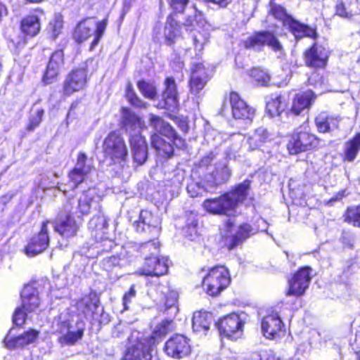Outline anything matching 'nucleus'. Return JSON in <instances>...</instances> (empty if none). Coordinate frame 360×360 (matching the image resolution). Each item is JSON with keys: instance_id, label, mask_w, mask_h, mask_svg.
<instances>
[{"instance_id": "obj_14", "label": "nucleus", "mask_w": 360, "mask_h": 360, "mask_svg": "<svg viewBox=\"0 0 360 360\" xmlns=\"http://www.w3.org/2000/svg\"><path fill=\"white\" fill-rule=\"evenodd\" d=\"M165 137L168 141H165L158 134L151 136L152 146L162 157H171L174 153V146L178 148H182L184 146V140L177 135L174 129V136H166Z\"/></svg>"}, {"instance_id": "obj_13", "label": "nucleus", "mask_w": 360, "mask_h": 360, "mask_svg": "<svg viewBox=\"0 0 360 360\" xmlns=\"http://www.w3.org/2000/svg\"><path fill=\"white\" fill-rule=\"evenodd\" d=\"M93 167L89 161H87L86 155L83 153H79L77 163L68 174L69 182L68 186L70 189H75L81 183L86 181L92 170Z\"/></svg>"}, {"instance_id": "obj_33", "label": "nucleus", "mask_w": 360, "mask_h": 360, "mask_svg": "<svg viewBox=\"0 0 360 360\" xmlns=\"http://www.w3.org/2000/svg\"><path fill=\"white\" fill-rule=\"evenodd\" d=\"M231 175V171L225 163H219L215 170L206 176V181L210 188H214L219 184L227 182Z\"/></svg>"}, {"instance_id": "obj_24", "label": "nucleus", "mask_w": 360, "mask_h": 360, "mask_svg": "<svg viewBox=\"0 0 360 360\" xmlns=\"http://www.w3.org/2000/svg\"><path fill=\"white\" fill-rule=\"evenodd\" d=\"M328 57V51L323 46L317 44H314L304 53L307 65L313 68L324 67L326 64Z\"/></svg>"}, {"instance_id": "obj_7", "label": "nucleus", "mask_w": 360, "mask_h": 360, "mask_svg": "<svg viewBox=\"0 0 360 360\" xmlns=\"http://www.w3.org/2000/svg\"><path fill=\"white\" fill-rule=\"evenodd\" d=\"M231 278L228 269L223 266H215L210 269L202 281V286L211 296H217L230 283Z\"/></svg>"}, {"instance_id": "obj_35", "label": "nucleus", "mask_w": 360, "mask_h": 360, "mask_svg": "<svg viewBox=\"0 0 360 360\" xmlns=\"http://www.w3.org/2000/svg\"><path fill=\"white\" fill-rule=\"evenodd\" d=\"M286 108V102L283 96L271 94L266 97V110L271 117H279Z\"/></svg>"}, {"instance_id": "obj_51", "label": "nucleus", "mask_w": 360, "mask_h": 360, "mask_svg": "<svg viewBox=\"0 0 360 360\" xmlns=\"http://www.w3.org/2000/svg\"><path fill=\"white\" fill-rule=\"evenodd\" d=\"M33 113L31 115L27 125V129L29 131H33L36 129L42 121V117L44 114V110L41 108H37L32 110Z\"/></svg>"}, {"instance_id": "obj_26", "label": "nucleus", "mask_w": 360, "mask_h": 360, "mask_svg": "<svg viewBox=\"0 0 360 360\" xmlns=\"http://www.w3.org/2000/svg\"><path fill=\"white\" fill-rule=\"evenodd\" d=\"M12 331L13 329L9 330L4 340L5 346L8 349L23 347L34 342L38 337V332L32 329L16 337L12 336Z\"/></svg>"}, {"instance_id": "obj_43", "label": "nucleus", "mask_w": 360, "mask_h": 360, "mask_svg": "<svg viewBox=\"0 0 360 360\" xmlns=\"http://www.w3.org/2000/svg\"><path fill=\"white\" fill-rule=\"evenodd\" d=\"M173 330V321L172 320L165 319L158 323L153 330V335L148 338H142L141 340H150L153 339L155 345L158 342L157 339L161 338L162 337L167 335L168 333Z\"/></svg>"}, {"instance_id": "obj_5", "label": "nucleus", "mask_w": 360, "mask_h": 360, "mask_svg": "<svg viewBox=\"0 0 360 360\" xmlns=\"http://www.w3.org/2000/svg\"><path fill=\"white\" fill-rule=\"evenodd\" d=\"M271 13L275 18L282 22L283 25L288 28L296 39H300L304 37L315 39L317 37L316 29L294 20L286 13L282 6L272 4Z\"/></svg>"}, {"instance_id": "obj_47", "label": "nucleus", "mask_w": 360, "mask_h": 360, "mask_svg": "<svg viewBox=\"0 0 360 360\" xmlns=\"http://www.w3.org/2000/svg\"><path fill=\"white\" fill-rule=\"evenodd\" d=\"M187 191L192 198L202 195L204 192H210L212 188H210V184L206 182V186H201L200 183L191 182L187 186Z\"/></svg>"}, {"instance_id": "obj_27", "label": "nucleus", "mask_w": 360, "mask_h": 360, "mask_svg": "<svg viewBox=\"0 0 360 360\" xmlns=\"http://www.w3.org/2000/svg\"><path fill=\"white\" fill-rule=\"evenodd\" d=\"M165 90L162 95L163 101L162 107L168 110L173 111L179 104V96L176 84L173 77H167L165 80Z\"/></svg>"}, {"instance_id": "obj_52", "label": "nucleus", "mask_w": 360, "mask_h": 360, "mask_svg": "<svg viewBox=\"0 0 360 360\" xmlns=\"http://www.w3.org/2000/svg\"><path fill=\"white\" fill-rule=\"evenodd\" d=\"M210 35L207 32H197L193 36V44L195 51L200 52L204 45L208 41Z\"/></svg>"}, {"instance_id": "obj_39", "label": "nucleus", "mask_w": 360, "mask_h": 360, "mask_svg": "<svg viewBox=\"0 0 360 360\" xmlns=\"http://www.w3.org/2000/svg\"><path fill=\"white\" fill-rule=\"evenodd\" d=\"M339 120L326 112H321L315 118V124L317 131L320 133H329L338 127Z\"/></svg>"}, {"instance_id": "obj_56", "label": "nucleus", "mask_w": 360, "mask_h": 360, "mask_svg": "<svg viewBox=\"0 0 360 360\" xmlns=\"http://www.w3.org/2000/svg\"><path fill=\"white\" fill-rule=\"evenodd\" d=\"M136 296V290L134 288V285H131L128 292H127L122 298V302L124 306V309H128V304L131 303V300L134 298Z\"/></svg>"}, {"instance_id": "obj_11", "label": "nucleus", "mask_w": 360, "mask_h": 360, "mask_svg": "<svg viewBox=\"0 0 360 360\" xmlns=\"http://www.w3.org/2000/svg\"><path fill=\"white\" fill-rule=\"evenodd\" d=\"M246 49L260 51L264 46H268L274 52L281 54L283 46L275 35L268 31L259 32L243 41Z\"/></svg>"}, {"instance_id": "obj_59", "label": "nucleus", "mask_w": 360, "mask_h": 360, "mask_svg": "<svg viewBox=\"0 0 360 360\" xmlns=\"http://www.w3.org/2000/svg\"><path fill=\"white\" fill-rule=\"evenodd\" d=\"M202 15L201 13H197L196 11H195L194 16H188L185 22V26L186 27H195V24L201 20Z\"/></svg>"}, {"instance_id": "obj_17", "label": "nucleus", "mask_w": 360, "mask_h": 360, "mask_svg": "<svg viewBox=\"0 0 360 360\" xmlns=\"http://www.w3.org/2000/svg\"><path fill=\"white\" fill-rule=\"evenodd\" d=\"M101 197L97 193L95 188H89L84 191L77 200L76 211H72V214L79 213L82 215H86L91 210L99 211L101 209Z\"/></svg>"}, {"instance_id": "obj_53", "label": "nucleus", "mask_w": 360, "mask_h": 360, "mask_svg": "<svg viewBox=\"0 0 360 360\" xmlns=\"http://www.w3.org/2000/svg\"><path fill=\"white\" fill-rule=\"evenodd\" d=\"M178 298H179V294H178L177 291L170 290L166 296V300H165L166 309H173L174 313L176 314L178 311V308L176 306Z\"/></svg>"}, {"instance_id": "obj_6", "label": "nucleus", "mask_w": 360, "mask_h": 360, "mask_svg": "<svg viewBox=\"0 0 360 360\" xmlns=\"http://www.w3.org/2000/svg\"><path fill=\"white\" fill-rule=\"evenodd\" d=\"M103 150L115 164L123 166L128 158L127 147L123 137L117 131L110 132L104 139Z\"/></svg>"}, {"instance_id": "obj_8", "label": "nucleus", "mask_w": 360, "mask_h": 360, "mask_svg": "<svg viewBox=\"0 0 360 360\" xmlns=\"http://www.w3.org/2000/svg\"><path fill=\"white\" fill-rule=\"evenodd\" d=\"M321 140L314 134L309 132L307 126L296 129L289 141L287 148L290 154H297L315 148L319 146Z\"/></svg>"}, {"instance_id": "obj_55", "label": "nucleus", "mask_w": 360, "mask_h": 360, "mask_svg": "<svg viewBox=\"0 0 360 360\" xmlns=\"http://www.w3.org/2000/svg\"><path fill=\"white\" fill-rule=\"evenodd\" d=\"M120 258L117 256H111L105 258L103 261V265L107 270H110L113 267L120 266Z\"/></svg>"}, {"instance_id": "obj_38", "label": "nucleus", "mask_w": 360, "mask_h": 360, "mask_svg": "<svg viewBox=\"0 0 360 360\" xmlns=\"http://www.w3.org/2000/svg\"><path fill=\"white\" fill-rule=\"evenodd\" d=\"M108 225V219L101 209L99 211H97V213L89 221V229L91 230L92 236H94L96 239L98 238L102 239Z\"/></svg>"}, {"instance_id": "obj_15", "label": "nucleus", "mask_w": 360, "mask_h": 360, "mask_svg": "<svg viewBox=\"0 0 360 360\" xmlns=\"http://www.w3.org/2000/svg\"><path fill=\"white\" fill-rule=\"evenodd\" d=\"M233 228V221L231 219H229L225 223V244L229 250L233 249L242 240L250 237L253 231L251 226L248 224L240 226L237 231H235Z\"/></svg>"}, {"instance_id": "obj_58", "label": "nucleus", "mask_w": 360, "mask_h": 360, "mask_svg": "<svg viewBox=\"0 0 360 360\" xmlns=\"http://www.w3.org/2000/svg\"><path fill=\"white\" fill-rule=\"evenodd\" d=\"M185 234L191 240H194L198 235L197 231V222L193 221L191 224L188 225L185 229Z\"/></svg>"}, {"instance_id": "obj_19", "label": "nucleus", "mask_w": 360, "mask_h": 360, "mask_svg": "<svg viewBox=\"0 0 360 360\" xmlns=\"http://www.w3.org/2000/svg\"><path fill=\"white\" fill-rule=\"evenodd\" d=\"M312 269L309 267H302L299 269L288 281V295L295 297L302 296L308 288Z\"/></svg>"}, {"instance_id": "obj_49", "label": "nucleus", "mask_w": 360, "mask_h": 360, "mask_svg": "<svg viewBox=\"0 0 360 360\" xmlns=\"http://www.w3.org/2000/svg\"><path fill=\"white\" fill-rule=\"evenodd\" d=\"M126 98L134 106L137 108H146V103L140 99L133 89L132 84L128 83L126 88Z\"/></svg>"}, {"instance_id": "obj_32", "label": "nucleus", "mask_w": 360, "mask_h": 360, "mask_svg": "<svg viewBox=\"0 0 360 360\" xmlns=\"http://www.w3.org/2000/svg\"><path fill=\"white\" fill-rule=\"evenodd\" d=\"M316 98V94L311 90L297 94L292 101L291 112L296 115H300L302 111L311 106Z\"/></svg>"}, {"instance_id": "obj_40", "label": "nucleus", "mask_w": 360, "mask_h": 360, "mask_svg": "<svg viewBox=\"0 0 360 360\" xmlns=\"http://www.w3.org/2000/svg\"><path fill=\"white\" fill-rule=\"evenodd\" d=\"M149 117L150 126L157 132L164 136H174V129L162 117L153 114H150Z\"/></svg>"}, {"instance_id": "obj_45", "label": "nucleus", "mask_w": 360, "mask_h": 360, "mask_svg": "<svg viewBox=\"0 0 360 360\" xmlns=\"http://www.w3.org/2000/svg\"><path fill=\"white\" fill-rule=\"evenodd\" d=\"M345 221L360 228V205L349 207L345 214Z\"/></svg>"}, {"instance_id": "obj_50", "label": "nucleus", "mask_w": 360, "mask_h": 360, "mask_svg": "<svg viewBox=\"0 0 360 360\" xmlns=\"http://www.w3.org/2000/svg\"><path fill=\"white\" fill-rule=\"evenodd\" d=\"M250 75L261 86H268L269 84V75L262 69L257 68L252 69Z\"/></svg>"}, {"instance_id": "obj_57", "label": "nucleus", "mask_w": 360, "mask_h": 360, "mask_svg": "<svg viewBox=\"0 0 360 360\" xmlns=\"http://www.w3.org/2000/svg\"><path fill=\"white\" fill-rule=\"evenodd\" d=\"M188 2V0H169L170 6L179 13L184 11Z\"/></svg>"}, {"instance_id": "obj_48", "label": "nucleus", "mask_w": 360, "mask_h": 360, "mask_svg": "<svg viewBox=\"0 0 360 360\" xmlns=\"http://www.w3.org/2000/svg\"><path fill=\"white\" fill-rule=\"evenodd\" d=\"M63 27V17L60 14L55 15L53 19L50 21L48 27L53 39H56L62 32Z\"/></svg>"}, {"instance_id": "obj_37", "label": "nucleus", "mask_w": 360, "mask_h": 360, "mask_svg": "<svg viewBox=\"0 0 360 360\" xmlns=\"http://www.w3.org/2000/svg\"><path fill=\"white\" fill-rule=\"evenodd\" d=\"M213 321L212 314L207 311H196L193 314L192 323L193 330L196 333L202 332L206 335Z\"/></svg>"}, {"instance_id": "obj_30", "label": "nucleus", "mask_w": 360, "mask_h": 360, "mask_svg": "<svg viewBox=\"0 0 360 360\" xmlns=\"http://www.w3.org/2000/svg\"><path fill=\"white\" fill-rule=\"evenodd\" d=\"M22 307L27 312H36L40 305L38 290L32 285L24 286L20 294Z\"/></svg>"}, {"instance_id": "obj_20", "label": "nucleus", "mask_w": 360, "mask_h": 360, "mask_svg": "<svg viewBox=\"0 0 360 360\" xmlns=\"http://www.w3.org/2000/svg\"><path fill=\"white\" fill-rule=\"evenodd\" d=\"M87 82V72L84 68L72 70L66 77L63 88L64 96H69L83 89Z\"/></svg>"}, {"instance_id": "obj_41", "label": "nucleus", "mask_w": 360, "mask_h": 360, "mask_svg": "<svg viewBox=\"0 0 360 360\" xmlns=\"http://www.w3.org/2000/svg\"><path fill=\"white\" fill-rule=\"evenodd\" d=\"M360 151V133L356 134L352 139L345 143L344 160L353 162Z\"/></svg>"}, {"instance_id": "obj_25", "label": "nucleus", "mask_w": 360, "mask_h": 360, "mask_svg": "<svg viewBox=\"0 0 360 360\" xmlns=\"http://www.w3.org/2000/svg\"><path fill=\"white\" fill-rule=\"evenodd\" d=\"M134 226L138 233H143L148 231L152 233L153 237L158 236L160 233L157 219L148 210L141 211L139 220L134 223Z\"/></svg>"}, {"instance_id": "obj_31", "label": "nucleus", "mask_w": 360, "mask_h": 360, "mask_svg": "<svg viewBox=\"0 0 360 360\" xmlns=\"http://www.w3.org/2000/svg\"><path fill=\"white\" fill-rule=\"evenodd\" d=\"M60 322H53L52 328L56 333L60 334L59 340L62 343L72 345L83 337L82 335V329H77L75 332L69 330L66 326H63Z\"/></svg>"}, {"instance_id": "obj_10", "label": "nucleus", "mask_w": 360, "mask_h": 360, "mask_svg": "<svg viewBox=\"0 0 360 360\" xmlns=\"http://www.w3.org/2000/svg\"><path fill=\"white\" fill-rule=\"evenodd\" d=\"M134 338L136 342L127 349L122 360H156L151 354L155 346L154 340H141L139 333H132L131 341Z\"/></svg>"}, {"instance_id": "obj_22", "label": "nucleus", "mask_w": 360, "mask_h": 360, "mask_svg": "<svg viewBox=\"0 0 360 360\" xmlns=\"http://www.w3.org/2000/svg\"><path fill=\"white\" fill-rule=\"evenodd\" d=\"M229 101L233 118L236 120H252L255 115V110L249 106L236 92H231Z\"/></svg>"}, {"instance_id": "obj_64", "label": "nucleus", "mask_w": 360, "mask_h": 360, "mask_svg": "<svg viewBox=\"0 0 360 360\" xmlns=\"http://www.w3.org/2000/svg\"><path fill=\"white\" fill-rule=\"evenodd\" d=\"M344 193L345 191L339 192L335 200L341 199L344 196Z\"/></svg>"}, {"instance_id": "obj_23", "label": "nucleus", "mask_w": 360, "mask_h": 360, "mask_svg": "<svg viewBox=\"0 0 360 360\" xmlns=\"http://www.w3.org/2000/svg\"><path fill=\"white\" fill-rule=\"evenodd\" d=\"M261 328L265 338L274 340L280 337L284 325L278 314L273 313L263 318Z\"/></svg>"}, {"instance_id": "obj_18", "label": "nucleus", "mask_w": 360, "mask_h": 360, "mask_svg": "<svg viewBox=\"0 0 360 360\" xmlns=\"http://www.w3.org/2000/svg\"><path fill=\"white\" fill-rule=\"evenodd\" d=\"M166 354L174 359H182L191 352L189 340L184 335L176 334L172 336L165 344Z\"/></svg>"}, {"instance_id": "obj_46", "label": "nucleus", "mask_w": 360, "mask_h": 360, "mask_svg": "<svg viewBox=\"0 0 360 360\" xmlns=\"http://www.w3.org/2000/svg\"><path fill=\"white\" fill-rule=\"evenodd\" d=\"M137 86L139 90L146 98L153 99L157 95L156 87L152 83L141 80L137 83Z\"/></svg>"}, {"instance_id": "obj_16", "label": "nucleus", "mask_w": 360, "mask_h": 360, "mask_svg": "<svg viewBox=\"0 0 360 360\" xmlns=\"http://www.w3.org/2000/svg\"><path fill=\"white\" fill-rule=\"evenodd\" d=\"M243 325L242 319L236 313L224 316L217 323L219 333L231 339H237L242 335Z\"/></svg>"}, {"instance_id": "obj_62", "label": "nucleus", "mask_w": 360, "mask_h": 360, "mask_svg": "<svg viewBox=\"0 0 360 360\" xmlns=\"http://www.w3.org/2000/svg\"><path fill=\"white\" fill-rule=\"evenodd\" d=\"M207 2H211L218 5L221 8H226L232 0H205Z\"/></svg>"}, {"instance_id": "obj_61", "label": "nucleus", "mask_w": 360, "mask_h": 360, "mask_svg": "<svg viewBox=\"0 0 360 360\" xmlns=\"http://www.w3.org/2000/svg\"><path fill=\"white\" fill-rule=\"evenodd\" d=\"M214 159V155L212 153H209L207 155L203 157L201 160L200 161V167H207L209 165L211 164Z\"/></svg>"}, {"instance_id": "obj_12", "label": "nucleus", "mask_w": 360, "mask_h": 360, "mask_svg": "<svg viewBox=\"0 0 360 360\" xmlns=\"http://www.w3.org/2000/svg\"><path fill=\"white\" fill-rule=\"evenodd\" d=\"M65 213L58 214L54 221V229L62 238L68 239L74 237L79 229V225L72 217V208L70 205H65Z\"/></svg>"}, {"instance_id": "obj_42", "label": "nucleus", "mask_w": 360, "mask_h": 360, "mask_svg": "<svg viewBox=\"0 0 360 360\" xmlns=\"http://www.w3.org/2000/svg\"><path fill=\"white\" fill-rule=\"evenodd\" d=\"M21 30L23 33L34 37L40 30L39 19L36 15H29L21 22Z\"/></svg>"}, {"instance_id": "obj_34", "label": "nucleus", "mask_w": 360, "mask_h": 360, "mask_svg": "<svg viewBox=\"0 0 360 360\" xmlns=\"http://www.w3.org/2000/svg\"><path fill=\"white\" fill-rule=\"evenodd\" d=\"M271 140V134L263 127H258L247 136V143L249 145L250 149L252 150L259 148Z\"/></svg>"}, {"instance_id": "obj_4", "label": "nucleus", "mask_w": 360, "mask_h": 360, "mask_svg": "<svg viewBox=\"0 0 360 360\" xmlns=\"http://www.w3.org/2000/svg\"><path fill=\"white\" fill-rule=\"evenodd\" d=\"M77 309L91 324H106L110 321L108 314L100 306L99 299L94 293L81 298L77 303Z\"/></svg>"}, {"instance_id": "obj_3", "label": "nucleus", "mask_w": 360, "mask_h": 360, "mask_svg": "<svg viewBox=\"0 0 360 360\" xmlns=\"http://www.w3.org/2000/svg\"><path fill=\"white\" fill-rule=\"evenodd\" d=\"M159 247V243L154 240L147 241L140 246V252L146 256L143 266L137 271L138 274L146 276H160L167 272V259L158 257Z\"/></svg>"}, {"instance_id": "obj_21", "label": "nucleus", "mask_w": 360, "mask_h": 360, "mask_svg": "<svg viewBox=\"0 0 360 360\" xmlns=\"http://www.w3.org/2000/svg\"><path fill=\"white\" fill-rule=\"evenodd\" d=\"M49 222L46 221L42 224L39 233L34 236L25 248V253L29 257L35 256L44 252L49 244V236L48 234L47 225Z\"/></svg>"}, {"instance_id": "obj_2", "label": "nucleus", "mask_w": 360, "mask_h": 360, "mask_svg": "<svg viewBox=\"0 0 360 360\" xmlns=\"http://www.w3.org/2000/svg\"><path fill=\"white\" fill-rule=\"evenodd\" d=\"M122 125L129 135L134 162L138 165L144 164L148 158V146L141 134L145 127L144 122L135 113L122 108Z\"/></svg>"}, {"instance_id": "obj_54", "label": "nucleus", "mask_w": 360, "mask_h": 360, "mask_svg": "<svg viewBox=\"0 0 360 360\" xmlns=\"http://www.w3.org/2000/svg\"><path fill=\"white\" fill-rule=\"evenodd\" d=\"M28 313L29 312H27L22 307H18L13 316V323L16 326L22 325L25 321V319L27 316Z\"/></svg>"}, {"instance_id": "obj_36", "label": "nucleus", "mask_w": 360, "mask_h": 360, "mask_svg": "<svg viewBox=\"0 0 360 360\" xmlns=\"http://www.w3.org/2000/svg\"><path fill=\"white\" fill-rule=\"evenodd\" d=\"M53 322H61L64 323L63 326L75 332L77 329H82V335H84L85 330V323L78 315H72L68 311H65L60 313L58 316L56 317Z\"/></svg>"}, {"instance_id": "obj_44", "label": "nucleus", "mask_w": 360, "mask_h": 360, "mask_svg": "<svg viewBox=\"0 0 360 360\" xmlns=\"http://www.w3.org/2000/svg\"><path fill=\"white\" fill-rule=\"evenodd\" d=\"M164 34L167 45L172 44L174 42V39L179 36V26L173 19H167L165 27Z\"/></svg>"}, {"instance_id": "obj_1", "label": "nucleus", "mask_w": 360, "mask_h": 360, "mask_svg": "<svg viewBox=\"0 0 360 360\" xmlns=\"http://www.w3.org/2000/svg\"><path fill=\"white\" fill-rule=\"evenodd\" d=\"M250 183V180H245L230 192L217 198L206 199L202 203V207L206 212L213 215L226 217L233 215L238 204L245 200Z\"/></svg>"}, {"instance_id": "obj_28", "label": "nucleus", "mask_w": 360, "mask_h": 360, "mask_svg": "<svg viewBox=\"0 0 360 360\" xmlns=\"http://www.w3.org/2000/svg\"><path fill=\"white\" fill-rule=\"evenodd\" d=\"M207 82V74L202 63H195L192 68L189 86L191 93L197 95Z\"/></svg>"}, {"instance_id": "obj_63", "label": "nucleus", "mask_w": 360, "mask_h": 360, "mask_svg": "<svg viewBox=\"0 0 360 360\" xmlns=\"http://www.w3.org/2000/svg\"><path fill=\"white\" fill-rule=\"evenodd\" d=\"M8 13L7 7L0 2V23L1 22L3 18L6 16Z\"/></svg>"}, {"instance_id": "obj_9", "label": "nucleus", "mask_w": 360, "mask_h": 360, "mask_svg": "<svg viewBox=\"0 0 360 360\" xmlns=\"http://www.w3.org/2000/svg\"><path fill=\"white\" fill-rule=\"evenodd\" d=\"M107 23V19H103L97 23L87 20L82 21L75 28L73 35L74 38L77 42L82 43L94 34V38L91 44V49H94L102 37L105 30Z\"/></svg>"}, {"instance_id": "obj_29", "label": "nucleus", "mask_w": 360, "mask_h": 360, "mask_svg": "<svg viewBox=\"0 0 360 360\" xmlns=\"http://www.w3.org/2000/svg\"><path fill=\"white\" fill-rule=\"evenodd\" d=\"M64 64V53L62 50H57L52 53L48 63L43 80L46 84L52 83L58 76Z\"/></svg>"}, {"instance_id": "obj_60", "label": "nucleus", "mask_w": 360, "mask_h": 360, "mask_svg": "<svg viewBox=\"0 0 360 360\" xmlns=\"http://www.w3.org/2000/svg\"><path fill=\"white\" fill-rule=\"evenodd\" d=\"M336 14L343 18H350L352 16L351 13L347 11L345 5L340 2L336 5L335 7Z\"/></svg>"}]
</instances>
